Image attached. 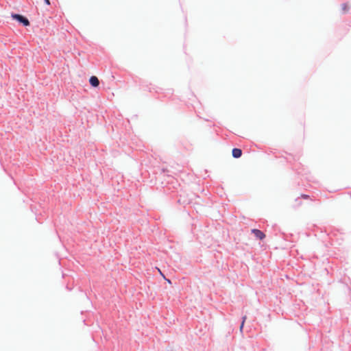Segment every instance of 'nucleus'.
Returning a JSON list of instances; mask_svg holds the SVG:
<instances>
[{"mask_svg":"<svg viewBox=\"0 0 351 351\" xmlns=\"http://www.w3.org/2000/svg\"><path fill=\"white\" fill-rule=\"evenodd\" d=\"M232 153L233 157L236 158H240L242 155V151L239 148H234Z\"/></svg>","mask_w":351,"mask_h":351,"instance_id":"4","label":"nucleus"},{"mask_svg":"<svg viewBox=\"0 0 351 351\" xmlns=\"http://www.w3.org/2000/svg\"><path fill=\"white\" fill-rule=\"evenodd\" d=\"M89 82L93 87H97L99 84V80L96 76H91L89 79Z\"/></svg>","mask_w":351,"mask_h":351,"instance_id":"3","label":"nucleus"},{"mask_svg":"<svg viewBox=\"0 0 351 351\" xmlns=\"http://www.w3.org/2000/svg\"><path fill=\"white\" fill-rule=\"evenodd\" d=\"M45 2L46 3V4H47V5H50V1H49V0H45Z\"/></svg>","mask_w":351,"mask_h":351,"instance_id":"9","label":"nucleus"},{"mask_svg":"<svg viewBox=\"0 0 351 351\" xmlns=\"http://www.w3.org/2000/svg\"><path fill=\"white\" fill-rule=\"evenodd\" d=\"M295 202H297V204H298V205H300H300H302V202H301V201L300 200V197L296 198V199H295Z\"/></svg>","mask_w":351,"mask_h":351,"instance_id":"8","label":"nucleus"},{"mask_svg":"<svg viewBox=\"0 0 351 351\" xmlns=\"http://www.w3.org/2000/svg\"><path fill=\"white\" fill-rule=\"evenodd\" d=\"M300 197H301L302 198H303V199H308V198H309V196H308V195H305V194H302V195H300Z\"/></svg>","mask_w":351,"mask_h":351,"instance_id":"7","label":"nucleus"},{"mask_svg":"<svg viewBox=\"0 0 351 351\" xmlns=\"http://www.w3.org/2000/svg\"><path fill=\"white\" fill-rule=\"evenodd\" d=\"M12 17L23 23L25 26H28L29 25L28 19L20 14H14L12 15Z\"/></svg>","mask_w":351,"mask_h":351,"instance_id":"1","label":"nucleus"},{"mask_svg":"<svg viewBox=\"0 0 351 351\" xmlns=\"http://www.w3.org/2000/svg\"><path fill=\"white\" fill-rule=\"evenodd\" d=\"M252 232L255 235V237L260 239L263 240L265 238V234L261 230L258 229H252Z\"/></svg>","mask_w":351,"mask_h":351,"instance_id":"2","label":"nucleus"},{"mask_svg":"<svg viewBox=\"0 0 351 351\" xmlns=\"http://www.w3.org/2000/svg\"><path fill=\"white\" fill-rule=\"evenodd\" d=\"M349 5L347 3H343L341 5V10L343 14L346 13L349 10Z\"/></svg>","mask_w":351,"mask_h":351,"instance_id":"5","label":"nucleus"},{"mask_svg":"<svg viewBox=\"0 0 351 351\" xmlns=\"http://www.w3.org/2000/svg\"><path fill=\"white\" fill-rule=\"evenodd\" d=\"M245 319H246V316L243 317V321H242V323H241V326H240V330L241 331H242V330H243V328Z\"/></svg>","mask_w":351,"mask_h":351,"instance_id":"6","label":"nucleus"}]
</instances>
